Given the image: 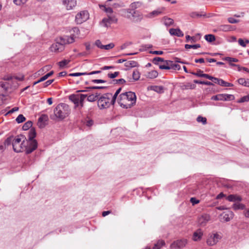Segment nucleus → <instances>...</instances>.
<instances>
[{
  "label": "nucleus",
  "mask_w": 249,
  "mask_h": 249,
  "mask_svg": "<svg viewBox=\"0 0 249 249\" xmlns=\"http://www.w3.org/2000/svg\"><path fill=\"white\" fill-rule=\"evenodd\" d=\"M136 94L132 91L121 93L118 100L120 106L124 108H130L136 103Z\"/></svg>",
  "instance_id": "obj_1"
},
{
  "label": "nucleus",
  "mask_w": 249,
  "mask_h": 249,
  "mask_svg": "<svg viewBox=\"0 0 249 249\" xmlns=\"http://www.w3.org/2000/svg\"><path fill=\"white\" fill-rule=\"evenodd\" d=\"M53 113L55 117L59 120H63L70 113L69 106L64 103L58 105L54 109Z\"/></svg>",
  "instance_id": "obj_2"
},
{
  "label": "nucleus",
  "mask_w": 249,
  "mask_h": 249,
  "mask_svg": "<svg viewBox=\"0 0 249 249\" xmlns=\"http://www.w3.org/2000/svg\"><path fill=\"white\" fill-rule=\"evenodd\" d=\"M112 94L106 93L102 95L98 100L97 105L100 109L108 108L112 104Z\"/></svg>",
  "instance_id": "obj_3"
},
{
  "label": "nucleus",
  "mask_w": 249,
  "mask_h": 249,
  "mask_svg": "<svg viewBox=\"0 0 249 249\" xmlns=\"http://www.w3.org/2000/svg\"><path fill=\"white\" fill-rule=\"evenodd\" d=\"M26 138L22 135L18 136L12 141V145L13 150L16 152L18 153L22 151L23 148V143L25 142Z\"/></svg>",
  "instance_id": "obj_4"
},
{
  "label": "nucleus",
  "mask_w": 249,
  "mask_h": 249,
  "mask_svg": "<svg viewBox=\"0 0 249 249\" xmlns=\"http://www.w3.org/2000/svg\"><path fill=\"white\" fill-rule=\"evenodd\" d=\"M75 34H71V36H65L59 37L60 41L65 46L66 44H69L73 43L75 41V38L78 36L80 33L78 28L74 27L72 29Z\"/></svg>",
  "instance_id": "obj_5"
},
{
  "label": "nucleus",
  "mask_w": 249,
  "mask_h": 249,
  "mask_svg": "<svg viewBox=\"0 0 249 249\" xmlns=\"http://www.w3.org/2000/svg\"><path fill=\"white\" fill-rule=\"evenodd\" d=\"M89 12L86 11H82L78 13L75 16V22L77 24H82L89 18Z\"/></svg>",
  "instance_id": "obj_6"
},
{
  "label": "nucleus",
  "mask_w": 249,
  "mask_h": 249,
  "mask_svg": "<svg viewBox=\"0 0 249 249\" xmlns=\"http://www.w3.org/2000/svg\"><path fill=\"white\" fill-rule=\"evenodd\" d=\"M50 49L51 52L57 53L62 52L65 49V46H63L60 39L57 38L56 42L51 46Z\"/></svg>",
  "instance_id": "obj_7"
},
{
  "label": "nucleus",
  "mask_w": 249,
  "mask_h": 249,
  "mask_svg": "<svg viewBox=\"0 0 249 249\" xmlns=\"http://www.w3.org/2000/svg\"><path fill=\"white\" fill-rule=\"evenodd\" d=\"M211 99L215 101H231L234 99L232 94H219L212 97Z\"/></svg>",
  "instance_id": "obj_8"
},
{
  "label": "nucleus",
  "mask_w": 249,
  "mask_h": 249,
  "mask_svg": "<svg viewBox=\"0 0 249 249\" xmlns=\"http://www.w3.org/2000/svg\"><path fill=\"white\" fill-rule=\"evenodd\" d=\"M26 154H29L33 152L37 147V142L36 140L27 141V145H24Z\"/></svg>",
  "instance_id": "obj_9"
},
{
  "label": "nucleus",
  "mask_w": 249,
  "mask_h": 249,
  "mask_svg": "<svg viewBox=\"0 0 249 249\" xmlns=\"http://www.w3.org/2000/svg\"><path fill=\"white\" fill-rule=\"evenodd\" d=\"M221 238V236L217 233L210 234L207 240V244L210 246L215 245Z\"/></svg>",
  "instance_id": "obj_10"
},
{
  "label": "nucleus",
  "mask_w": 249,
  "mask_h": 249,
  "mask_svg": "<svg viewBox=\"0 0 249 249\" xmlns=\"http://www.w3.org/2000/svg\"><path fill=\"white\" fill-rule=\"evenodd\" d=\"M211 217L209 214L204 213L197 217V223L199 226L204 227L210 220Z\"/></svg>",
  "instance_id": "obj_11"
},
{
  "label": "nucleus",
  "mask_w": 249,
  "mask_h": 249,
  "mask_svg": "<svg viewBox=\"0 0 249 249\" xmlns=\"http://www.w3.org/2000/svg\"><path fill=\"white\" fill-rule=\"evenodd\" d=\"M187 243V241L185 239L177 240L171 244L170 248L172 249H181L186 246Z\"/></svg>",
  "instance_id": "obj_12"
},
{
  "label": "nucleus",
  "mask_w": 249,
  "mask_h": 249,
  "mask_svg": "<svg viewBox=\"0 0 249 249\" xmlns=\"http://www.w3.org/2000/svg\"><path fill=\"white\" fill-rule=\"evenodd\" d=\"M63 5L66 7L68 10L72 9L76 5V0H63Z\"/></svg>",
  "instance_id": "obj_13"
},
{
  "label": "nucleus",
  "mask_w": 249,
  "mask_h": 249,
  "mask_svg": "<svg viewBox=\"0 0 249 249\" xmlns=\"http://www.w3.org/2000/svg\"><path fill=\"white\" fill-rule=\"evenodd\" d=\"M234 213L231 211H227L223 212L221 214V216L223 221L228 222L232 219L233 217Z\"/></svg>",
  "instance_id": "obj_14"
},
{
  "label": "nucleus",
  "mask_w": 249,
  "mask_h": 249,
  "mask_svg": "<svg viewBox=\"0 0 249 249\" xmlns=\"http://www.w3.org/2000/svg\"><path fill=\"white\" fill-rule=\"evenodd\" d=\"M132 17L133 20L135 22L140 21L142 18V15L138 11L130 10L128 12Z\"/></svg>",
  "instance_id": "obj_15"
},
{
  "label": "nucleus",
  "mask_w": 249,
  "mask_h": 249,
  "mask_svg": "<svg viewBox=\"0 0 249 249\" xmlns=\"http://www.w3.org/2000/svg\"><path fill=\"white\" fill-rule=\"evenodd\" d=\"M117 22V19L114 16L108 15L107 18H103L102 21V23L105 27H107L108 24L112 23H116Z\"/></svg>",
  "instance_id": "obj_16"
},
{
  "label": "nucleus",
  "mask_w": 249,
  "mask_h": 249,
  "mask_svg": "<svg viewBox=\"0 0 249 249\" xmlns=\"http://www.w3.org/2000/svg\"><path fill=\"white\" fill-rule=\"evenodd\" d=\"M218 29L222 32H229L235 29L232 26L229 24L220 25L218 27Z\"/></svg>",
  "instance_id": "obj_17"
},
{
  "label": "nucleus",
  "mask_w": 249,
  "mask_h": 249,
  "mask_svg": "<svg viewBox=\"0 0 249 249\" xmlns=\"http://www.w3.org/2000/svg\"><path fill=\"white\" fill-rule=\"evenodd\" d=\"M69 99L74 104V108L80 107L79 94H72L69 96Z\"/></svg>",
  "instance_id": "obj_18"
},
{
  "label": "nucleus",
  "mask_w": 249,
  "mask_h": 249,
  "mask_svg": "<svg viewBox=\"0 0 249 249\" xmlns=\"http://www.w3.org/2000/svg\"><path fill=\"white\" fill-rule=\"evenodd\" d=\"M227 199L230 202H240L242 200V198L237 195H230L227 197Z\"/></svg>",
  "instance_id": "obj_19"
},
{
  "label": "nucleus",
  "mask_w": 249,
  "mask_h": 249,
  "mask_svg": "<svg viewBox=\"0 0 249 249\" xmlns=\"http://www.w3.org/2000/svg\"><path fill=\"white\" fill-rule=\"evenodd\" d=\"M169 33L172 36H176L178 37H182L184 36L183 33L178 28H171L169 30Z\"/></svg>",
  "instance_id": "obj_20"
},
{
  "label": "nucleus",
  "mask_w": 249,
  "mask_h": 249,
  "mask_svg": "<svg viewBox=\"0 0 249 249\" xmlns=\"http://www.w3.org/2000/svg\"><path fill=\"white\" fill-rule=\"evenodd\" d=\"M203 235V232L200 229H197L193 233V239L195 241L200 240Z\"/></svg>",
  "instance_id": "obj_21"
},
{
  "label": "nucleus",
  "mask_w": 249,
  "mask_h": 249,
  "mask_svg": "<svg viewBox=\"0 0 249 249\" xmlns=\"http://www.w3.org/2000/svg\"><path fill=\"white\" fill-rule=\"evenodd\" d=\"M147 89L153 90L158 93H161L164 92L163 87L161 86H150L147 88Z\"/></svg>",
  "instance_id": "obj_22"
},
{
  "label": "nucleus",
  "mask_w": 249,
  "mask_h": 249,
  "mask_svg": "<svg viewBox=\"0 0 249 249\" xmlns=\"http://www.w3.org/2000/svg\"><path fill=\"white\" fill-rule=\"evenodd\" d=\"M164 10V8H159L150 13L147 17L149 18H152L154 17L158 16L161 14Z\"/></svg>",
  "instance_id": "obj_23"
},
{
  "label": "nucleus",
  "mask_w": 249,
  "mask_h": 249,
  "mask_svg": "<svg viewBox=\"0 0 249 249\" xmlns=\"http://www.w3.org/2000/svg\"><path fill=\"white\" fill-rule=\"evenodd\" d=\"M190 16L192 18H199L202 17H205L206 14L202 12L201 13L197 12H192L190 13Z\"/></svg>",
  "instance_id": "obj_24"
},
{
  "label": "nucleus",
  "mask_w": 249,
  "mask_h": 249,
  "mask_svg": "<svg viewBox=\"0 0 249 249\" xmlns=\"http://www.w3.org/2000/svg\"><path fill=\"white\" fill-rule=\"evenodd\" d=\"M138 65V62L134 60L125 61L124 63V66L128 69L137 67Z\"/></svg>",
  "instance_id": "obj_25"
},
{
  "label": "nucleus",
  "mask_w": 249,
  "mask_h": 249,
  "mask_svg": "<svg viewBox=\"0 0 249 249\" xmlns=\"http://www.w3.org/2000/svg\"><path fill=\"white\" fill-rule=\"evenodd\" d=\"M245 205L242 203H240L239 202L234 203L232 205V208L234 210H244L245 209Z\"/></svg>",
  "instance_id": "obj_26"
},
{
  "label": "nucleus",
  "mask_w": 249,
  "mask_h": 249,
  "mask_svg": "<svg viewBox=\"0 0 249 249\" xmlns=\"http://www.w3.org/2000/svg\"><path fill=\"white\" fill-rule=\"evenodd\" d=\"M99 7L107 14L108 16H111L113 13V9L110 7H107L106 5H100Z\"/></svg>",
  "instance_id": "obj_27"
},
{
  "label": "nucleus",
  "mask_w": 249,
  "mask_h": 249,
  "mask_svg": "<svg viewBox=\"0 0 249 249\" xmlns=\"http://www.w3.org/2000/svg\"><path fill=\"white\" fill-rule=\"evenodd\" d=\"M36 136V132L35 128H32L28 133V140L27 141L30 140H35L34 138Z\"/></svg>",
  "instance_id": "obj_28"
},
{
  "label": "nucleus",
  "mask_w": 249,
  "mask_h": 249,
  "mask_svg": "<svg viewBox=\"0 0 249 249\" xmlns=\"http://www.w3.org/2000/svg\"><path fill=\"white\" fill-rule=\"evenodd\" d=\"M163 68H169V70H179L181 69L179 65L175 63L173 61H172V64H170L169 67H164Z\"/></svg>",
  "instance_id": "obj_29"
},
{
  "label": "nucleus",
  "mask_w": 249,
  "mask_h": 249,
  "mask_svg": "<svg viewBox=\"0 0 249 249\" xmlns=\"http://www.w3.org/2000/svg\"><path fill=\"white\" fill-rule=\"evenodd\" d=\"M158 76V72L156 71H149L146 74V77L148 78L153 79L156 78Z\"/></svg>",
  "instance_id": "obj_30"
},
{
  "label": "nucleus",
  "mask_w": 249,
  "mask_h": 249,
  "mask_svg": "<svg viewBox=\"0 0 249 249\" xmlns=\"http://www.w3.org/2000/svg\"><path fill=\"white\" fill-rule=\"evenodd\" d=\"M163 20L164 21V25L166 26H169L172 25L174 23V20L173 19L166 17L163 18Z\"/></svg>",
  "instance_id": "obj_31"
},
{
  "label": "nucleus",
  "mask_w": 249,
  "mask_h": 249,
  "mask_svg": "<svg viewBox=\"0 0 249 249\" xmlns=\"http://www.w3.org/2000/svg\"><path fill=\"white\" fill-rule=\"evenodd\" d=\"M162 64L159 65V68L160 69L169 70V68H163L164 67H169L170 64H172V61L164 60Z\"/></svg>",
  "instance_id": "obj_32"
},
{
  "label": "nucleus",
  "mask_w": 249,
  "mask_h": 249,
  "mask_svg": "<svg viewBox=\"0 0 249 249\" xmlns=\"http://www.w3.org/2000/svg\"><path fill=\"white\" fill-rule=\"evenodd\" d=\"M87 97V94H79V100L80 104V108H82L84 106V101L85 98Z\"/></svg>",
  "instance_id": "obj_33"
},
{
  "label": "nucleus",
  "mask_w": 249,
  "mask_h": 249,
  "mask_svg": "<svg viewBox=\"0 0 249 249\" xmlns=\"http://www.w3.org/2000/svg\"><path fill=\"white\" fill-rule=\"evenodd\" d=\"M164 245L165 242L163 240H159L157 243L155 244L153 249H160Z\"/></svg>",
  "instance_id": "obj_34"
},
{
  "label": "nucleus",
  "mask_w": 249,
  "mask_h": 249,
  "mask_svg": "<svg viewBox=\"0 0 249 249\" xmlns=\"http://www.w3.org/2000/svg\"><path fill=\"white\" fill-rule=\"evenodd\" d=\"M204 38L209 42H212L215 40V36L212 34L205 35Z\"/></svg>",
  "instance_id": "obj_35"
},
{
  "label": "nucleus",
  "mask_w": 249,
  "mask_h": 249,
  "mask_svg": "<svg viewBox=\"0 0 249 249\" xmlns=\"http://www.w3.org/2000/svg\"><path fill=\"white\" fill-rule=\"evenodd\" d=\"M121 90H122V88H120L116 91L115 94L113 95H112V98L111 99L112 100V104H115L117 97L118 96V94L121 92Z\"/></svg>",
  "instance_id": "obj_36"
},
{
  "label": "nucleus",
  "mask_w": 249,
  "mask_h": 249,
  "mask_svg": "<svg viewBox=\"0 0 249 249\" xmlns=\"http://www.w3.org/2000/svg\"><path fill=\"white\" fill-rule=\"evenodd\" d=\"M133 79L135 81H137L140 77V73L137 70H134L132 74Z\"/></svg>",
  "instance_id": "obj_37"
},
{
  "label": "nucleus",
  "mask_w": 249,
  "mask_h": 249,
  "mask_svg": "<svg viewBox=\"0 0 249 249\" xmlns=\"http://www.w3.org/2000/svg\"><path fill=\"white\" fill-rule=\"evenodd\" d=\"M48 120V117L46 115H43L41 116H40L38 120V125L40 127L42 126L41 123L43 122H46Z\"/></svg>",
  "instance_id": "obj_38"
},
{
  "label": "nucleus",
  "mask_w": 249,
  "mask_h": 249,
  "mask_svg": "<svg viewBox=\"0 0 249 249\" xmlns=\"http://www.w3.org/2000/svg\"><path fill=\"white\" fill-rule=\"evenodd\" d=\"M33 123L31 121H28L26 122L22 126V129L24 130H27L31 128L32 126Z\"/></svg>",
  "instance_id": "obj_39"
},
{
  "label": "nucleus",
  "mask_w": 249,
  "mask_h": 249,
  "mask_svg": "<svg viewBox=\"0 0 249 249\" xmlns=\"http://www.w3.org/2000/svg\"><path fill=\"white\" fill-rule=\"evenodd\" d=\"M70 60L64 59L58 62V66L60 68H64L70 62Z\"/></svg>",
  "instance_id": "obj_40"
},
{
  "label": "nucleus",
  "mask_w": 249,
  "mask_h": 249,
  "mask_svg": "<svg viewBox=\"0 0 249 249\" xmlns=\"http://www.w3.org/2000/svg\"><path fill=\"white\" fill-rule=\"evenodd\" d=\"M200 47V45L199 44H196L194 45H189V44H185V48L186 49H196L197 48H199Z\"/></svg>",
  "instance_id": "obj_41"
},
{
  "label": "nucleus",
  "mask_w": 249,
  "mask_h": 249,
  "mask_svg": "<svg viewBox=\"0 0 249 249\" xmlns=\"http://www.w3.org/2000/svg\"><path fill=\"white\" fill-rule=\"evenodd\" d=\"M125 82L126 81L124 79L121 78V79H118V80H112L110 82V83L114 84H123L125 83Z\"/></svg>",
  "instance_id": "obj_42"
},
{
  "label": "nucleus",
  "mask_w": 249,
  "mask_h": 249,
  "mask_svg": "<svg viewBox=\"0 0 249 249\" xmlns=\"http://www.w3.org/2000/svg\"><path fill=\"white\" fill-rule=\"evenodd\" d=\"M25 120V117L22 114H19L16 119L17 122L18 124L23 122Z\"/></svg>",
  "instance_id": "obj_43"
},
{
  "label": "nucleus",
  "mask_w": 249,
  "mask_h": 249,
  "mask_svg": "<svg viewBox=\"0 0 249 249\" xmlns=\"http://www.w3.org/2000/svg\"><path fill=\"white\" fill-rule=\"evenodd\" d=\"M196 121L198 123H202L203 124H205L207 123V119L205 117H203L201 116L197 117Z\"/></svg>",
  "instance_id": "obj_44"
},
{
  "label": "nucleus",
  "mask_w": 249,
  "mask_h": 249,
  "mask_svg": "<svg viewBox=\"0 0 249 249\" xmlns=\"http://www.w3.org/2000/svg\"><path fill=\"white\" fill-rule=\"evenodd\" d=\"M249 101V95L241 97L238 101V103H244Z\"/></svg>",
  "instance_id": "obj_45"
},
{
  "label": "nucleus",
  "mask_w": 249,
  "mask_h": 249,
  "mask_svg": "<svg viewBox=\"0 0 249 249\" xmlns=\"http://www.w3.org/2000/svg\"><path fill=\"white\" fill-rule=\"evenodd\" d=\"M164 61V60L163 59V58H161V57H155L153 60V62L156 64V65H160L159 62H163V61Z\"/></svg>",
  "instance_id": "obj_46"
},
{
  "label": "nucleus",
  "mask_w": 249,
  "mask_h": 249,
  "mask_svg": "<svg viewBox=\"0 0 249 249\" xmlns=\"http://www.w3.org/2000/svg\"><path fill=\"white\" fill-rule=\"evenodd\" d=\"M223 60H226L230 62V64H231V62H238V60L235 58L230 57H226L223 59Z\"/></svg>",
  "instance_id": "obj_47"
},
{
  "label": "nucleus",
  "mask_w": 249,
  "mask_h": 249,
  "mask_svg": "<svg viewBox=\"0 0 249 249\" xmlns=\"http://www.w3.org/2000/svg\"><path fill=\"white\" fill-rule=\"evenodd\" d=\"M87 100L89 102H92L97 100V98L96 95H94V94H91L89 96H87Z\"/></svg>",
  "instance_id": "obj_48"
},
{
  "label": "nucleus",
  "mask_w": 249,
  "mask_h": 249,
  "mask_svg": "<svg viewBox=\"0 0 249 249\" xmlns=\"http://www.w3.org/2000/svg\"><path fill=\"white\" fill-rule=\"evenodd\" d=\"M28 0H14V3L17 5H21L25 3Z\"/></svg>",
  "instance_id": "obj_49"
},
{
  "label": "nucleus",
  "mask_w": 249,
  "mask_h": 249,
  "mask_svg": "<svg viewBox=\"0 0 249 249\" xmlns=\"http://www.w3.org/2000/svg\"><path fill=\"white\" fill-rule=\"evenodd\" d=\"M119 71H115L114 73H108L107 76L111 79H113V78L116 77L119 75Z\"/></svg>",
  "instance_id": "obj_50"
},
{
  "label": "nucleus",
  "mask_w": 249,
  "mask_h": 249,
  "mask_svg": "<svg viewBox=\"0 0 249 249\" xmlns=\"http://www.w3.org/2000/svg\"><path fill=\"white\" fill-rule=\"evenodd\" d=\"M114 47V44L113 43H110L108 44L104 45L103 49L108 50L113 48Z\"/></svg>",
  "instance_id": "obj_51"
},
{
  "label": "nucleus",
  "mask_w": 249,
  "mask_h": 249,
  "mask_svg": "<svg viewBox=\"0 0 249 249\" xmlns=\"http://www.w3.org/2000/svg\"><path fill=\"white\" fill-rule=\"evenodd\" d=\"M228 21L231 24L237 23L239 22V20L236 19L231 17L228 18Z\"/></svg>",
  "instance_id": "obj_52"
},
{
  "label": "nucleus",
  "mask_w": 249,
  "mask_h": 249,
  "mask_svg": "<svg viewBox=\"0 0 249 249\" xmlns=\"http://www.w3.org/2000/svg\"><path fill=\"white\" fill-rule=\"evenodd\" d=\"M94 109V107L92 106H89L87 111H85L86 113L88 116L92 114Z\"/></svg>",
  "instance_id": "obj_53"
},
{
  "label": "nucleus",
  "mask_w": 249,
  "mask_h": 249,
  "mask_svg": "<svg viewBox=\"0 0 249 249\" xmlns=\"http://www.w3.org/2000/svg\"><path fill=\"white\" fill-rule=\"evenodd\" d=\"M95 45L98 48L103 49L104 45L102 44L101 41L100 40L98 39L96 40Z\"/></svg>",
  "instance_id": "obj_54"
},
{
  "label": "nucleus",
  "mask_w": 249,
  "mask_h": 249,
  "mask_svg": "<svg viewBox=\"0 0 249 249\" xmlns=\"http://www.w3.org/2000/svg\"><path fill=\"white\" fill-rule=\"evenodd\" d=\"M246 80V79H245L243 78H240L237 80V82L239 83V84L242 85L243 86H245Z\"/></svg>",
  "instance_id": "obj_55"
},
{
  "label": "nucleus",
  "mask_w": 249,
  "mask_h": 249,
  "mask_svg": "<svg viewBox=\"0 0 249 249\" xmlns=\"http://www.w3.org/2000/svg\"><path fill=\"white\" fill-rule=\"evenodd\" d=\"M190 202L192 203L193 205L198 204L199 202V200L196 199L195 197H192L190 199Z\"/></svg>",
  "instance_id": "obj_56"
},
{
  "label": "nucleus",
  "mask_w": 249,
  "mask_h": 249,
  "mask_svg": "<svg viewBox=\"0 0 249 249\" xmlns=\"http://www.w3.org/2000/svg\"><path fill=\"white\" fill-rule=\"evenodd\" d=\"M91 82L93 83H104L106 82V81L102 79H93L91 80Z\"/></svg>",
  "instance_id": "obj_57"
},
{
  "label": "nucleus",
  "mask_w": 249,
  "mask_h": 249,
  "mask_svg": "<svg viewBox=\"0 0 249 249\" xmlns=\"http://www.w3.org/2000/svg\"><path fill=\"white\" fill-rule=\"evenodd\" d=\"M12 138L11 137L7 138L4 142V144L5 145H9L11 144L12 141Z\"/></svg>",
  "instance_id": "obj_58"
},
{
  "label": "nucleus",
  "mask_w": 249,
  "mask_h": 249,
  "mask_svg": "<svg viewBox=\"0 0 249 249\" xmlns=\"http://www.w3.org/2000/svg\"><path fill=\"white\" fill-rule=\"evenodd\" d=\"M0 87L3 88L5 90H7L8 89V84L7 83L0 82Z\"/></svg>",
  "instance_id": "obj_59"
},
{
  "label": "nucleus",
  "mask_w": 249,
  "mask_h": 249,
  "mask_svg": "<svg viewBox=\"0 0 249 249\" xmlns=\"http://www.w3.org/2000/svg\"><path fill=\"white\" fill-rule=\"evenodd\" d=\"M150 53L157 54V55H161L163 53V52L161 51H150Z\"/></svg>",
  "instance_id": "obj_60"
},
{
  "label": "nucleus",
  "mask_w": 249,
  "mask_h": 249,
  "mask_svg": "<svg viewBox=\"0 0 249 249\" xmlns=\"http://www.w3.org/2000/svg\"><path fill=\"white\" fill-rule=\"evenodd\" d=\"M53 81H54L53 79L49 80L47 81L43 84L44 87H48L49 85H51L53 82Z\"/></svg>",
  "instance_id": "obj_61"
},
{
  "label": "nucleus",
  "mask_w": 249,
  "mask_h": 249,
  "mask_svg": "<svg viewBox=\"0 0 249 249\" xmlns=\"http://www.w3.org/2000/svg\"><path fill=\"white\" fill-rule=\"evenodd\" d=\"M238 43L241 46L243 47H245L246 46V44L245 43V41L242 38H239L238 40Z\"/></svg>",
  "instance_id": "obj_62"
},
{
  "label": "nucleus",
  "mask_w": 249,
  "mask_h": 249,
  "mask_svg": "<svg viewBox=\"0 0 249 249\" xmlns=\"http://www.w3.org/2000/svg\"><path fill=\"white\" fill-rule=\"evenodd\" d=\"M85 124L88 126H91L93 124V121L91 119L88 120L86 121Z\"/></svg>",
  "instance_id": "obj_63"
},
{
  "label": "nucleus",
  "mask_w": 249,
  "mask_h": 249,
  "mask_svg": "<svg viewBox=\"0 0 249 249\" xmlns=\"http://www.w3.org/2000/svg\"><path fill=\"white\" fill-rule=\"evenodd\" d=\"M87 51H89L91 49V47L89 42H86L84 43Z\"/></svg>",
  "instance_id": "obj_64"
}]
</instances>
